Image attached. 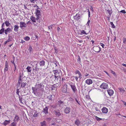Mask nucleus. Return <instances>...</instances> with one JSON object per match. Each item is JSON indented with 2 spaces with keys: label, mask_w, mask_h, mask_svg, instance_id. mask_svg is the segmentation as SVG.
Masks as SVG:
<instances>
[{
  "label": "nucleus",
  "mask_w": 126,
  "mask_h": 126,
  "mask_svg": "<svg viewBox=\"0 0 126 126\" xmlns=\"http://www.w3.org/2000/svg\"><path fill=\"white\" fill-rule=\"evenodd\" d=\"M30 64L33 66H35V70L36 71H38L39 70H40L41 68H40V65L39 63V62L36 61H35L34 62H31L30 63Z\"/></svg>",
  "instance_id": "f257e3e1"
},
{
  "label": "nucleus",
  "mask_w": 126,
  "mask_h": 126,
  "mask_svg": "<svg viewBox=\"0 0 126 126\" xmlns=\"http://www.w3.org/2000/svg\"><path fill=\"white\" fill-rule=\"evenodd\" d=\"M21 82V77L20 76L19 78L18 81L16 86L17 88L16 93L20 97V96L19 95V93L20 92V91H19V89L18 88L20 87V85Z\"/></svg>",
  "instance_id": "f03ea898"
},
{
  "label": "nucleus",
  "mask_w": 126,
  "mask_h": 126,
  "mask_svg": "<svg viewBox=\"0 0 126 126\" xmlns=\"http://www.w3.org/2000/svg\"><path fill=\"white\" fill-rule=\"evenodd\" d=\"M42 86L40 84H39L37 85H36L35 86V87H32V90L33 92L35 94V92L37 90H39L41 88Z\"/></svg>",
  "instance_id": "7ed1b4c3"
},
{
  "label": "nucleus",
  "mask_w": 126,
  "mask_h": 126,
  "mask_svg": "<svg viewBox=\"0 0 126 126\" xmlns=\"http://www.w3.org/2000/svg\"><path fill=\"white\" fill-rule=\"evenodd\" d=\"M36 9L35 11V14L36 16V20H38L41 17V14L40 11Z\"/></svg>",
  "instance_id": "20e7f679"
},
{
  "label": "nucleus",
  "mask_w": 126,
  "mask_h": 126,
  "mask_svg": "<svg viewBox=\"0 0 126 126\" xmlns=\"http://www.w3.org/2000/svg\"><path fill=\"white\" fill-rule=\"evenodd\" d=\"M75 74H78L79 75V77H77L76 76L75 77L76 80L77 81H78V78L79 79H81L82 78V75L80 73V72L78 70H76L75 72Z\"/></svg>",
  "instance_id": "39448f33"
},
{
  "label": "nucleus",
  "mask_w": 126,
  "mask_h": 126,
  "mask_svg": "<svg viewBox=\"0 0 126 126\" xmlns=\"http://www.w3.org/2000/svg\"><path fill=\"white\" fill-rule=\"evenodd\" d=\"M100 87L101 88L104 89H107L108 88V85L107 83H103L100 86Z\"/></svg>",
  "instance_id": "423d86ee"
},
{
  "label": "nucleus",
  "mask_w": 126,
  "mask_h": 126,
  "mask_svg": "<svg viewBox=\"0 0 126 126\" xmlns=\"http://www.w3.org/2000/svg\"><path fill=\"white\" fill-rule=\"evenodd\" d=\"M93 50L96 52H99L101 50L100 47L98 46H94L93 47Z\"/></svg>",
  "instance_id": "0eeeda50"
},
{
  "label": "nucleus",
  "mask_w": 126,
  "mask_h": 126,
  "mask_svg": "<svg viewBox=\"0 0 126 126\" xmlns=\"http://www.w3.org/2000/svg\"><path fill=\"white\" fill-rule=\"evenodd\" d=\"M67 85L66 84H65L63 85L62 89V91L63 93H65L67 92Z\"/></svg>",
  "instance_id": "6e6552de"
},
{
  "label": "nucleus",
  "mask_w": 126,
  "mask_h": 126,
  "mask_svg": "<svg viewBox=\"0 0 126 126\" xmlns=\"http://www.w3.org/2000/svg\"><path fill=\"white\" fill-rule=\"evenodd\" d=\"M54 73L55 75V77H58V78H60V76L58 70H54Z\"/></svg>",
  "instance_id": "1a4fd4ad"
},
{
  "label": "nucleus",
  "mask_w": 126,
  "mask_h": 126,
  "mask_svg": "<svg viewBox=\"0 0 126 126\" xmlns=\"http://www.w3.org/2000/svg\"><path fill=\"white\" fill-rule=\"evenodd\" d=\"M81 15L80 14H77L73 16L75 20H78L80 18Z\"/></svg>",
  "instance_id": "9d476101"
},
{
  "label": "nucleus",
  "mask_w": 126,
  "mask_h": 126,
  "mask_svg": "<svg viewBox=\"0 0 126 126\" xmlns=\"http://www.w3.org/2000/svg\"><path fill=\"white\" fill-rule=\"evenodd\" d=\"M71 89L74 93H75L77 91V90L76 89V87L75 84L70 85Z\"/></svg>",
  "instance_id": "9b49d317"
},
{
  "label": "nucleus",
  "mask_w": 126,
  "mask_h": 126,
  "mask_svg": "<svg viewBox=\"0 0 126 126\" xmlns=\"http://www.w3.org/2000/svg\"><path fill=\"white\" fill-rule=\"evenodd\" d=\"M8 63L7 61H6L5 62V67L4 69V72H6L7 71L8 69Z\"/></svg>",
  "instance_id": "f8f14e48"
},
{
  "label": "nucleus",
  "mask_w": 126,
  "mask_h": 126,
  "mask_svg": "<svg viewBox=\"0 0 126 126\" xmlns=\"http://www.w3.org/2000/svg\"><path fill=\"white\" fill-rule=\"evenodd\" d=\"M20 27L22 28L23 27H26V24L24 22H20L19 23Z\"/></svg>",
  "instance_id": "ddd939ff"
},
{
  "label": "nucleus",
  "mask_w": 126,
  "mask_h": 126,
  "mask_svg": "<svg viewBox=\"0 0 126 126\" xmlns=\"http://www.w3.org/2000/svg\"><path fill=\"white\" fill-rule=\"evenodd\" d=\"M88 33H86L85 32H77V33H76V34L77 35L79 36H81L80 35H81L83 34H88Z\"/></svg>",
  "instance_id": "4468645a"
},
{
  "label": "nucleus",
  "mask_w": 126,
  "mask_h": 126,
  "mask_svg": "<svg viewBox=\"0 0 126 126\" xmlns=\"http://www.w3.org/2000/svg\"><path fill=\"white\" fill-rule=\"evenodd\" d=\"M102 112L104 113H106L108 112V109L107 108L105 107L103 108L102 109Z\"/></svg>",
  "instance_id": "2eb2a0df"
},
{
  "label": "nucleus",
  "mask_w": 126,
  "mask_h": 126,
  "mask_svg": "<svg viewBox=\"0 0 126 126\" xmlns=\"http://www.w3.org/2000/svg\"><path fill=\"white\" fill-rule=\"evenodd\" d=\"M70 111V108L69 107H66L64 111L65 113L67 114L69 113Z\"/></svg>",
  "instance_id": "dca6fc26"
},
{
  "label": "nucleus",
  "mask_w": 126,
  "mask_h": 126,
  "mask_svg": "<svg viewBox=\"0 0 126 126\" xmlns=\"http://www.w3.org/2000/svg\"><path fill=\"white\" fill-rule=\"evenodd\" d=\"M107 91L108 94L110 96H112L114 93L113 91L112 90H107Z\"/></svg>",
  "instance_id": "f3484780"
},
{
  "label": "nucleus",
  "mask_w": 126,
  "mask_h": 126,
  "mask_svg": "<svg viewBox=\"0 0 126 126\" xmlns=\"http://www.w3.org/2000/svg\"><path fill=\"white\" fill-rule=\"evenodd\" d=\"M40 66L42 67L45 65V62L43 60H42L39 62Z\"/></svg>",
  "instance_id": "a211bd4d"
},
{
  "label": "nucleus",
  "mask_w": 126,
  "mask_h": 126,
  "mask_svg": "<svg viewBox=\"0 0 126 126\" xmlns=\"http://www.w3.org/2000/svg\"><path fill=\"white\" fill-rule=\"evenodd\" d=\"M86 83L88 85H90L92 83L93 81L91 79H87L86 80Z\"/></svg>",
  "instance_id": "6ab92c4d"
},
{
  "label": "nucleus",
  "mask_w": 126,
  "mask_h": 126,
  "mask_svg": "<svg viewBox=\"0 0 126 126\" xmlns=\"http://www.w3.org/2000/svg\"><path fill=\"white\" fill-rule=\"evenodd\" d=\"M19 118L18 116L17 115H16L15 118L13 121H14L17 122V123L19 121Z\"/></svg>",
  "instance_id": "aec40b11"
},
{
  "label": "nucleus",
  "mask_w": 126,
  "mask_h": 126,
  "mask_svg": "<svg viewBox=\"0 0 126 126\" xmlns=\"http://www.w3.org/2000/svg\"><path fill=\"white\" fill-rule=\"evenodd\" d=\"M10 123V120H5L3 122V124L4 126H6L9 124Z\"/></svg>",
  "instance_id": "412c9836"
},
{
  "label": "nucleus",
  "mask_w": 126,
  "mask_h": 126,
  "mask_svg": "<svg viewBox=\"0 0 126 126\" xmlns=\"http://www.w3.org/2000/svg\"><path fill=\"white\" fill-rule=\"evenodd\" d=\"M48 108L47 107H46L45 108L43 109V112L46 114L48 113Z\"/></svg>",
  "instance_id": "4be33fe9"
},
{
  "label": "nucleus",
  "mask_w": 126,
  "mask_h": 126,
  "mask_svg": "<svg viewBox=\"0 0 126 126\" xmlns=\"http://www.w3.org/2000/svg\"><path fill=\"white\" fill-rule=\"evenodd\" d=\"M30 19L33 22H36V18H35V17L33 16H32L30 17Z\"/></svg>",
  "instance_id": "5701e85b"
},
{
  "label": "nucleus",
  "mask_w": 126,
  "mask_h": 126,
  "mask_svg": "<svg viewBox=\"0 0 126 126\" xmlns=\"http://www.w3.org/2000/svg\"><path fill=\"white\" fill-rule=\"evenodd\" d=\"M55 114L56 116H59L61 115V114L60 112L58 110H55L54 111Z\"/></svg>",
  "instance_id": "b1692460"
},
{
  "label": "nucleus",
  "mask_w": 126,
  "mask_h": 126,
  "mask_svg": "<svg viewBox=\"0 0 126 126\" xmlns=\"http://www.w3.org/2000/svg\"><path fill=\"white\" fill-rule=\"evenodd\" d=\"M27 71L28 72H31L32 70V68L29 66H28L26 68Z\"/></svg>",
  "instance_id": "393cba45"
},
{
  "label": "nucleus",
  "mask_w": 126,
  "mask_h": 126,
  "mask_svg": "<svg viewBox=\"0 0 126 126\" xmlns=\"http://www.w3.org/2000/svg\"><path fill=\"white\" fill-rule=\"evenodd\" d=\"M21 86H20V88L21 87H24L26 85V83H25L24 82H22V80H21Z\"/></svg>",
  "instance_id": "a878e982"
},
{
  "label": "nucleus",
  "mask_w": 126,
  "mask_h": 126,
  "mask_svg": "<svg viewBox=\"0 0 126 126\" xmlns=\"http://www.w3.org/2000/svg\"><path fill=\"white\" fill-rule=\"evenodd\" d=\"M14 59L11 61V62L12 63L14 64V66L15 67V70L14 71H15V70L16 69V64L15 63V57H14Z\"/></svg>",
  "instance_id": "bb28decb"
},
{
  "label": "nucleus",
  "mask_w": 126,
  "mask_h": 126,
  "mask_svg": "<svg viewBox=\"0 0 126 126\" xmlns=\"http://www.w3.org/2000/svg\"><path fill=\"white\" fill-rule=\"evenodd\" d=\"M14 30L15 31H18V29L19 27L17 25H15L14 26Z\"/></svg>",
  "instance_id": "cd10ccee"
},
{
  "label": "nucleus",
  "mask_w": 126,
  "mask_h": 126,
  "mask_svg": "<svg viewBox=\"0 0 126 126\" xmlns=\"http://www.w3.org/2000/svg\"><path fill=\"white\" fill-rule=\"evenodd\" d=\"M17 124V122L14 121L11 124L10 126H16Z\"/></svg>",
  "instance_id": "c85d7f7f"
},
{
  "label": "nucleus",
  "mask_w": 126,
  "mask_h": 126,
  "mask_svg": "<svg viewBox=\"0 0 126 126\" xmlns=\"http://www.w3.org/2000/svg\"><path fill=\"white\" fill-rule=\"evenodd\" d=\"M5 24L6 26L7 27H8L10 26L11 25L10 23L9 22V21H6L5 22Z\"/></svg>",
  "instance_id": "c756f323"
},
{
  "label": "nucleus",
  "mask_w": 126,
  "mask_h": 126,
  "mask_svg": "<svg viewBox=\"0 0 126 126\" xmlns=\"http://www.w3.org/2000/svg\"><path fill=\"white\" fill-rule=\"evenodd\" d=\"M58 102H59V105L62 104V105H63L64 104L63 102L60 99H58Z\"/></svg>",
  "instance_id": "7c9ffc66"
},
{
  "label": "nucleus",
  "mask_w": 126,
  "mask_h": 126,
  "mask_svg": "<svg viewBox=\"0 0 126 126\" xmlns=\"http://www.w3.org/2000/svg\"><path fill=\"white\" fill-rule=\"evenodd\" d=\"M41 126H46V121H44L42 122H41Z\"/></svg>",
  "instance_id": "2f4dec72"
},
{
  "label": "nucleus",
  "mask_w": 126,
  "mask_h": 126,
  "mask_svg": "<svg viewBox=\"0 0 126 126\" xmlns=\"http://www.w3.org/2000/svg\"><path fill=\"white\" fill-rule=\"evenodd\" d=\"M80 123V122L78 120H77L75 122V124L77 126H78Z\"/></svg>",
  "instance_id": "473e14b6"
},
{
  "label": "nucleus",
  "mask_w": 126,
  "mask_h": 126,
  "mask_svg": "<svg viewBox=\"0 0 126 126\" xmlns=\"http://www.w3.org/2000/svg\"><path fill=\"white\" fill-rule=\"evenodd\" d=\"M119 89L120 90V92L124 93L125 92V90H124V88H119Z\"/></svg>",
  "instance_id": "72a5a7b5"
},
{
  "label": "nucleus",
  "mask_w": 126,
  "mask_h": 126,
  "mask_svg": "<svg viewBox=\"0 0 126 126\" xmlns=\"http://www.w3.org/2000/svg\"><path fill=\"white\" fill-rule=\"evenodd\" d=\"M78 58L77 60V62H79V64H81V62L80 59V56L79 55H78Z\"/></svg>",
  "instance_id": "f704fd0d"
},
{
  "label": "nucleus",
  "mask_w": 126,
  "mask_h": 126,
  "mask_svg": "<svg viewBox=\"0 0 126 126\" xmlns=\"http://www.w3.org/2000/svg\"><path fill=\"white\" fill-rule=\"evenodd\" d=\"M24 39L25 41H29L30 39V38L28 36H26L24 38Z\"/></svg>",
  "instance_id": "c9c22d12"
},
{
  "label": "nucleus",
  "mask_w": 126,
  "mask_h": 126,
  "mask_svg": "<svg viewBox=\"0 0 126 126\" xmlns=\"http://www.w3.org/2000/svg\"><path fill=\"white\" fill-rule=\"evenodd\" d=\"M95 118L97 121H99L102 119L100 118L97 116H95Z\"/></svg>",
  "instance_id": "e433bc0d"
},
{
  "label": "nucleus",
  "mask_w": 126,
  "mask_h": 126,
  "mask_svg": "<svg viewBox=\"0 0 126 126\" xmlns=\"http://www.w3.org/2000/svg\"><path fill=\"white\" fill-rule=\"evenodd\" d=\"M38 114L37 112L36 111L34 113V114L33 115V116L34 117H36L38 116Z\"/></svg>",
  "instance_id": "4c0bfd02"
},
{
  "label": "nucleus",
  "mask_w": 126,
  "mask_h": 126,
  "mask_svg": "<svg viewBox=\"0 0 126 126\" xmlns=\"http://www.w3.org/2000/svg\"><path fill=\"white\" fill-rule=\"evenodd\" d=\"M55 78L56 80L57 81V82H58V80L59 79V80H60L61 79V78H60H60H58V77H55Z\"/></svg>",
  "instance_id": "58836bf2"
},
{
  "label": "nucleus",
  "mask_w": 126,
  "mask_h": 126,
  "mask_svg": "<svg viewBox=\"0 0 126 126\" xmlns=\"http://www.w3.org/2000/svg\"><path fill=\"white\" fill-rule=\"evenodd\" d=\"M110 23V25H111L112 27V28H114L115 27V26L114 25L113 22H111Z\"/></svg>",
  "instance_id": "ea45409f"
},
{
  "label": "nucleus",
  "mask_w": 126,
  "mask_h": 126,
  "mask_svg": "<svg viewBox=\"0 0 126 126\" xmlns=\"http://www.w3.org/2000/svg\"><path fill=\"white\" fill-rule=\"evenodd\" d=\"M11 31V29L9 28H8L7 29L5 30L4 32H10Z\"/></svg>",
  "instance_id": "a19ab883"
},
{
  "label": "nucleus",
  "mask_w": 126,
  "mask_h": 126,
  "mask_svg": "<svg viewBox=\"0 0 126 126\" xmlns=\"http://www.w3.org/2000/svg\"><path fill=\"white\" fill-rule=\"evenodd\" d=\"M48 29L49 30V31H51L52 29V26H50L48 27Z\"/></svg>",
  "instance_id": "79ce46f5"
},
{
  "label": "nucleus",
  "mask_w": 126,
  "mask_h": 126,
  "mask_svg": "<svg viewBox=\"0 0 126 126\" xmlns=\"http://www.w3.org/2000/svg\"><path fill=\"white\" fill-rule=\"evenodd\" d=\"M120 12L124 14H125L126 13V11L124 10H122L121 11H120Z\"/></svg>",
  "instance_id": "37998d69"
},
{
  "label": "nucleus",
  "mask_w": 126,
  "mask_h": 126,
  "mask_svg": "<svg viewBox=\"0 0 126 126\" xmlns=\"http://www.w3.org/2000/svg\"><path fill=\"white\" fill-rule=\"evenodd\" d=\"M111 73L112 74H113L114 76H115L116 75V74L113 71L111 70Z\"/></svg>",
  "instance_id": "c03bdc74"
},
{
  "label": "nucleus",
  "mask_w": 126,
  "mask_h": 126,
  "mask_svg": "<svg viewBox=\"0 0 126 126\" xmlns=\"http://www.w3.org/2000/svg\"><path fill=\"white\" fill-rule=\"evenodd\" d=\"M100 45L102 46L103 48H104V47L105 46L102 43H100Z\"/></svg>",
  "instance_id": "a18cd8bd"
},
{
  "label": "nucleus",
  "mask_w": 126,
  "mask_h": 126,
  "mask_svg": "<svg viewBox=\"0 0 126 126\" xmlns=\"http://www.w3.org/2000/svg\"><path fill=\"white\" fill-rule=\"evenodd\" d=\"M32 48L31 46H30L29 47V51H30L31 52L32 50Z\"/></svg>",
  "instance_id": "49530a36"
},
{
  "label": "nucleus",
  "mask_w": 126,
  "mask_h": 126,
  "mask_svg": "<svg viewBox=\"0 0 126 126\" xmlns=\"http://www.w3.org/2000/svg\"><path fill=\"white\" fill-rule=\"evenodd\" d=\"M75 77L74 76H72L70 78L71 80L73 81Z\"/></svg>",
  "instance_id": "de8ad7c7"
},
{
  "label": "nucleus",
  "mask_w": 126,
  "mask_h": 126,
  "mask_svg": "<svg viewBox=\"0 0 126 126\" xmlns=\"http://www.w3.org/2000/svg\"><path fill=\"white\" fill-rule=\"evenodd\" d=\"M90 20L88 19V21L87 22V24L88 25V26L89 25V23H90Z\"/></svg>",
  "instance_id": "09e8293b"
},
{
  "label": "nucleus",
  "mask_w": 126,
  "mask_h": 126,
  "mask_svg": "<svg viewBox=\"0 0 126 126\" xmlns=\"http://www.w3.org/2000/svg\"><path fill=\"white\" fill-rule=\"evenodd\" d=\"M54 49L55 51V52L57 53L58 52V50L55 47H54Z\"/></svg>",
  "instance_id": "8fccbe9b"
},
{
  "label": "nucleus",
  "mask_w": 126,
  "mask_h": 126,
  "mask_svg": "<svg viewBox=\"0 0 126 126\" xmlns=\"http://www.w3.org/2000/svg\"><path fill=\"white\" fill-rule=\"evenodd\" d=\"M37 1V0H32V1H31V2L32 3H35V2Z\"/></svg>",
  "instance_id": "3c124183"
},
{
  "label": "nucleus",
  "mask_w": 126,
  "mask_h": 126,
  "mask_svg": "<svg viewBox=\"0 0 126 126\" xmlns=\"http://www.w3.org/2000/svg\"><path fill=\"white\" fill-rule=\"evenodd\" d=\"M48 97H49V99L50 100H52V95H50L48 96Z\"/></svg>",
  "instance_id": "603ef678"
},
{
  "label": "nucleus",
  "mask_w": 126,
  "mask_h": 126,
  "mask_svg": "<svg viewBox=\"0 0 126 126\" xmlns=\"http://www.w3.org/2000/svg\"><path fill=\"white\" fill-rule=\"evenodd\" d=\"M85 38L86 39H87L88 40H89V37H88V36H86L85 37Z\"/></svg>",
  "instance_id": "864d4df0"
},
{
  "label": "nucleus",
  "mask_w": 126,
  "mask_h": 126,
  "mask_svg": "<svg viewBox=\"0 0 126 126\" xmlns=\"http://www.w3.org/2000/svg\"><path fill=\"white\" fill-rule=\"evenodd\" d=\"M75 100L76 101V102L78 103L79 105H80V104L78 102V100H77V98H75Z\"/></svg>",
  "instance_id": "5fc2aeb1"
},
{
  "label": "nucleus",
  "mask_w": 126,
  "mask_h": 126,
  "mask_svg": "<svg viewBox=\"0 0 126 126\" xmlns=\"http://www.w3.org/2000/svg\"><path fill=\"white\" fill-rule=\"evenodd\" d=\"M33 7H38V8H37V9H38L39 8L38 6L37 5H34L33 6Z\"/></svg>",
  "instance_id": "6e6d98bb"
},
{
  "label": "nucleus",
  "mask_w": 126,
  "mask_h": 126,
  "mask_svg": "<svg viewBox=\"0 0 126 126\" xmlns=\"http://www.w3.org/2000/svg\"><path fill=\"white\" fill-rule=\"evenodd\" d=\"M72 116L73 117H75L76 116V115L75 114L72 113Z\"/></svg>",
  "instance_id": "4d7b16f0"
},
{
  "label": "nucleus",
  "mask_w": 126,
  "mask_h": 126,
  "mask_svg": "<svg viewBox=\"0 0 126 126\" xmlns=\"http://www.w3.org/2000/svg\"><path fill=\"white\" fill-rule=\"evenodd\" d=\"M4 29L3 28H2L0 30V32H4Z\"/></svg>",
  "instance_id": "13d9d810"
},
{
  "label": "nucleus",
  "mask_w": 126,
  "mask_h": 126,
  "mask_svg": "<svg viewBox=\"0 0 126 126\" xmlns=\"http://www.w3.org/2000/svg\"><path fill=\"white\" fill-rule=\"evenodd\" d=\"M78 42L80 43H82L83 42V40H78Z\"/></svg>",
  "instance_id": "bf43d9fd"
},
{
  "label": "nucleus",
  "mask_w": 126,
  "mask_h": 126,
  "mask_svg": "<svg viewBox=\"0 0 126 126\" xmlns=\"http://www.w3.org/2000/svg\"><path fill=\"white\" fill-rule=\"evenodd\" d=\"M104 72H105V73L108 76H110L109 74L106 71H104Z\"/></svg>",
  "instance_id": "052dcab7"
},
{
  "label": "nucleus",
  "mask_w": 126,
  "mask_h": 126,
  "mask_svg": "<svg viewBox=\"0 0 126 126\" xmlns=\"http://www.w3.org/2000/svg\"><path fill=\"white\" fill-rule=\"evenodd\" d=\"M57 30L58 31H61V29L59 27H57Z\"/></svg>",
  "instance_id": "680f3d73"
},
{
  "label": "nucleus",
  "mask_w": 126,
  "mask_h": 126,
  "mask_svg": "<svg viewBox=\"0 0 126 126\" xmlns=\"http://www.w3.org/2000/svg\"><path fill=\"white\" fill-rule=\"evenodd\" d=\"M123 41L124 43H125L126 41V38H124L123 39Z\"/></svg>",
  "instance_id": "e2e57ef3"
},
{
  "label": "nucleus",
  "mask_w": 126,
  "mask_h": 126,
  "mask_svg": "<svg viewBox=\"0 0 126 126\" xmlns=\"http://www.w3.org/2000/svg\"><path fill=\"white\" fill-rule=\"evenodd\" d=\"M52 126H56V125L55 123H53L52 124Z\"/></svg>",
  "instance_id": "0e129e2a"
},
{
  "label": "nucleus",
  "mask_w": 126,
  "mask_h": 126,
  "mask_svg": "<svg viewBox=\"0 0 126 126\" xmlns=\"http://www.w3.org/2000/svg\"><path fill=\"white\" fill-rule=\"evenodd\" d=\"M25 42V41H24L23 40H21V43H23L24 42Z\"/></svg>",
  "instance_id": "69168bd1"
},
{
  "label": "nucleus",
  "mask_w": 126,
  "mask_h": 126,
  "mask_svg": "<svg viewBox=\"0 0 126 126\" xmlns=\"http://www.w3.org/2000/svg\"><path fill=\"white\" fill-rule=\"evenodd\" d=\"M35 36L36 38L37 39H38V36L37 35H35Z\"/></svg>",
  "instance_id": "338daca9"
},
{
  "label": "nucleus",
  "mask_w": 126,
  "mask_h": 126,
  "mask_svg": "<svg viewBox=\"0 0 126 126\" xmlns=\"http://www.w3.org/2000/svg\"><path fill=\"white\" fill-rule=\"evenodd\" d=\"M122 64L124 66H125L126 67V64H124V63H123V64Z\"/></svg>",
  "instance_id": "774afa93"
}]
</instances>
